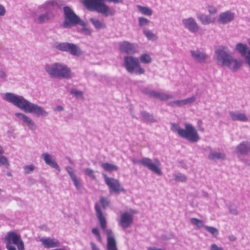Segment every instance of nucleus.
I'll list each match as a JSON object with an SVG mask.
<instances>
[{
  "mask_svg": "<svg viewBox=\"0 0 250 250\" xmlns=\"http://www.w3.org/2000/svg\"><path fill=\"white\" fill-rule=\"evenodd\" d=\"M2 99L26 113L42 117H47L49 114L43 107L29 102L22 96L6 92L3 94Z\"/></svg>",
  "mask_w": 250,
  "mask_h": 250,
  "instance_id": "nucleus-1",
  "label": "nucleus"
},
{
  "mask_svg": "<svg viewBox=\"0 0 250 250\" xmlns=\"http://www.w3.org/2000/svg\"><path fill=\"white\" fill-rule=\"evenodd\" d=\"M61 3L59 0H49L39 5L32 14L34 22L37 24H43L52 21L56 15L54 7H59Z\"/></svg>",
  "mask_w": 250,
  "mask_h": 250,
  "instance_id": "nucleus-2",
  "label": "nucleus"
},
{
  "mask_svg": "<svg viewBox=\"0 0 250 250\" xmlns=\"http://www.w3.org/2000/svg\"><path fill=\"white\" fill-rule=\"evenodd\" d=\"M123 0H83V3L90 11H95L105 17L113 16L114 12L104 2L107 1L114 3H121Z\"/></svg>",
  "mask_w": 250,
  "mask_h": 250,
  "instance_id": "nucleus-3",
  "label": "nucleus"
},
{
  "mask_svg": "<svg viewBox=\"0 0 250 250\" xmlns=\"http://www.w3.org/2000/svg\"><path fill=\"white\" fill-rule=\"evenodd\" d=\"M96 215L100 223L102 229L107 235V250H118L114 235L110 229H106L107 222L100 206L97 203L95 205Z\"/></svg>",
  "mask_w": 250,
  "mask_h": 250,
  "instance_id": "nucleus-4",
  "label": "nucleus"
},
{
  "mask_svg": "<svg viewBox=\"0 0 250 250\" xmlns=\"http://www.w3.org/2000/svg\"><path fill=\"white\" fill-rule=\"evenodd\" d=\"M170 125V129L173 132H177L180 137L189 142L196 143L200 140L197 130L191 124L185 123V129L181 128L178 124L172 123Z\"/></svg>",
  "mask_w": 250,
  "mask_h": 250,
  "instance_id": "nucleus-5",
  "label": "nucleus"
},
{
  "mask_svg": "<svg viewBox=\"0 0 250 250\" xmlns=\"http://www.w3.org/2000/svg\"><path fill=\"white\" fill-rule=\"evenodd\" d=\"M44 69L49 76L56 78L69 79L72 75L70 68L62 63L46 64Z\"/></svg>",
  "mask_w": 250,
  "mask_h": 250,
  "instance_id": "nucleus-6",
  "label": "nucleus"
},
{
  "mask_svg": "<svg viewBox=\"0 0 250 250\" xmlns=\"http://www.w3.org/2000/svg\"><path fill=\"white\" fill-rule=\"evenodd\" d=\"M63 13L64 20L62 23V26L64 28H70L77 24H80L82 26L86 25V23L81 21L80 18L69 6L63 7Z\"/></svg>",
  "mask_w": 250,
  "mask_h": 250,
  "instance_id": "nucleus-7",
  "label": "nucleus"
},
{
  "mask_svg": "<svg viewBox=\"0 0 250 250\" xmlns=\"http://www.w3.org/2000/svg\"><path fill=\"white\" fill-rule=\"evenodd\" d=\"M123 66L130 74L141 75L145 72V69L140 64L139 60L132 56L126 55L124 57Z\"/></svg>",
  "mask_w": 250,
  "mask_h": 250,
  "instance_id": "nucleus-8",
  "label": "nucleus"
},
{
  "mask_svg": "<svg viewBox=\"0 0 250 250\" xmlns=\"http://www.w3.org/2000/svg\"><path fill=\"white\" fill-rule=\"evenodd\" d=\"M131 161L134 164H140L157 174L159 175L162 174L161 169L160 168V162L158 159H155L154 163L150 158L147 157H143L140 160L133 158Z\"/></svg>",
  "mask_w": 250,
  "mask_h": 250,
  "instance_id": "nucleus-9",
  "label": "nucleus"
},
{
  "mask_svg": "<svg viewBox=\"0 0 250 250\" xmlns=\"http://www.w3.org/2000/svg\"><path fill=\"white\" fill-rule=\"evenodd\" d=\"M55 48L61 51L67 52L74 56H79L81 54L80 48L76 44L68 42H57Z\"/></svg>",
  "mask_w": 250,
  "mask_h": 250,
  "instance_id": "nucleus-10",
  "label": "nucleus"
},
{
  "mask_svg": "<svg viewBox=\"0 0 250 250\" xmlns=\"http://www.w3.org/2000/svg\"><path fill=\"white\" fill-rule=\"evenodd\" d=\"M102 176L110 192L118 194L121 192L125 191V189L120 185L118 180L113 178H109L105 173H102Z\"/></svg>",
  "mask_w": 250,
  "mask_h": 250,
  "instance_id": "nucleus-11",
  "label": "nucleus"
},
{
  "mask_svg": "<svg viewBox=\"0 0 250 250\" xmlns=\"http://www.w3.org/2000/svg\"><path fill=\"white\" fill-rule=\"evenodd\" d=\"M6 244H12L17 246L18 250H25L24 243L19 234L14 231H10L5 237Z\"/></svg>",
  "mask_w": 250,
  "mask_h": 250,
  "instance_id": "nucleus-12",
  "label": "nucleus"
},
{
  "mask_svg": "<svg viewBox=\"0 0 250 250\" xmlns=\"http://www.w3.org/2000/svg\"><path fill=\"white\" fill-rule=\"evenodd\" d=\"M216 60L218 64L225 66L232 57L227 47L221 46L215 51Z\"/></svg>",
  "mask_w": 250,
  "mask_h": 250,
  "instance_id": "nucleus-13",
  "label": "nucleus"
},
{
  "mask_svg": "<svg viewBox=\"0 0 250 250\" xmlns=\"http://www.w3.org/2000/svg\"><path fill=\"white\" fill-rule=\"evenodd\" d=\"M119 50L127 54H134L138 52V46L135 43L123 41L118 43Z\"/></svg>",
  "mask_w": 250,
  "mask_h": 250,
  "instance_id": "nucleus-14",
  "label": "nucleus"
},
{
  "mask_svg": "<svg viewBox=\"0 0 250 250\" xmlns=\"http://www.w3.org/2000/svg\"><path fill=\"white\" fill-rule=\"evenodd\" d=\"M235 50L245 58V62L250 69V49L247 44L238 43L235 46Z\"/></svg>",
  "mask_w": 250,
  "mask_h": 250,
  "instance_id": "nucleus-15",
  "label": "nucleus"
},
{
  "mask_svg": "<svg viewBox=\"0 0 250 250\" xmlns=\"http://www.w3.org/2000/svg\"><path fill=\"white\" fill-rule=\"evenodd\" d=\"M184 27L189 32L195 33L199 31L200 27L196 20L192 17L183 19L182 20Z\"/></svg>",
  "mask_w": 250,
  "mask_h": 250,
  "instance_id": "nucleus-16",
  "label": "nucleus"
},
{
  "mask_svg": "<svg viewBox=\"0 0 250 250\" xmlns=\"http://www.w3.org/2000/svg\"><path fill=\"white\" fill-rule=\"evenodd\" d=\"M118 222L123 229L127 228L133 223V215L127 212H124L121 215Z\"/></svg>",
  "mask_w": 250,
  "mask_h": 250,
  "instance_id": "nucleus-17",
  "label": "nucleus"
},
{
  "mask_svg": "<svg viewBox=\"0 0 250 250\" xmlns=\"http://www.w3.org/2000/svg\"><path fill=\"white\" fill-rule=\"evenodd\" d=\"M190 52L192 58L198 62H204L208 59V56L203 50L197 49L196 50H191Z\"/></svg>",
  "mask_w": 250,
  "mask_h": 250,
  "instance_id": "nucleus-18",
  "label": "nucleus"
},
{
  "mask_svg": "<svg viewBox=\"0 0 250 250\" xmlns=\"http://www.w3.org/2000/svg\"><path fill=\"white\" fill-rule=\"evenodd\" d=\"M235 17V14L230 11H226L221 13L218 18V21L222 24H228L232 21Z\"/></svg>",
  "mask_w": 250,
  "mask_h": 250,
  "instance_id": "nucleus-19",
  "label": "nucleus"
},
{
  "mask_svg": "<svg viewBox=\"0 0 250 250\" xmlns=\"http://www.w3.org/2000/svg\"><path fill=\"white\" fill-rule=\"evenodd\" d=\"M15 116L18 118L19 120L25 124L30 129L32 130L36 129V126L33 121L25 114L17 112L15 114Z\"/></svg>",
  "mask_w": 250,
  "mask_h": 250,
  "instance_id": "nucleus-20",
  "label": "nucleus"
},
{
  "mask_svg": "<svg viewBox=\"0 0 250 250\" xmlns=\"http://www.w3.org/2000/svg\"><path fill=\"white\" fill-rule=\"evenodd\" d=\"M40 241L46 249L58 248L61 246L60 242L55 238H42Z\"/></svg>",
  "mask_w": 250,
  "mask_h": 250,
  "instance_id": "nucleus-21",
  "label": "nucleus"
},
{
  "mask_svg": "<svg viewBox=\"0 0 250 250\" xmlns=\"http://www.w3.org/2000/svg\"><path fill=\"white\" fill-rule=\"evenodd\" d=\"M65 168L70 176L76 188L78 190H81L82 188V184L80 179L77 177L73 168L70 166H66Z\"/></svg>",
  "mask_w": 250,
  "mask_h": 250,
  "instance_id": "nucleus-22",
  "label": "nucleus"
},
{
  "mask_svg": "<svg viewBox=\"0 0 250 250\" xmlns=\"http://www.w3.org/2000/svg\"><path fill=\"white\" fill-rule=\"evenodd\" d=\"M41 157L43 159L47 165L57 169L59 171H61L58 164L49 153H43L42 154Z\"/></svg>",
  "mask_w": 250,
  "mask_h": 250,
  "instance_id": "nucleus-23",
  "label": "nucleus"
},
{
  "mask_svg": "<svg viewBox=\"0 0 250 250\" xmlns=\"http://www.w3.org/2000/svg\"><path fill=\"white\" fill-rule=\"evenodd\" d=\"M41 157L43 159L47 165L57 169L59 171H61L58 164L49 153H43L42 154Z\"/></svg>",
  "mask_w": 250,
  "mask_h": 250,
  "instance_id": "nucleus-24",
  "label": "nucleus"
},
{
  "mask_svg": "<svg viewBox=\"0 0 250 250\" xmlns=\"http://www.w3.org/2000/svg\"><path fill=\"white\" fill-rule=\"evenodd\" d=\"M237 153L242 155H247L250 152V143L243 142L236 148Z\"/></svg>",
  "mask_w": 250,
  "mask_h": 250,
  "instance_id": "nucleus-25",
  "label": "nucleus"
},
{
  "mask_svg": "<svg viewBox=\"0 0 250 250\" xmlns=\"http://www.w3.org/2000/svg\"><path fill=\"white\" fill-rule=\"evenodd\" d=\"M229 115L233 121H239L241 122H247L248 118L244 113H240L239 111H229Z\"/></svg>",
  "mask_w": 250,
  "mask_h": 250,
  "instance_id": "nucleus-26",
  "label": "nucleus"
},
{
  "mask_svg": "<svg viewBox=\"0 0 250 250\" xmlns=\"http://www.w3.org/2000/svg\"><path fill=\"white\" fill-rule=\"evenodd\" d=\"M241 64L240 61L234 59L232 56L225 66H227L231 71L235 72L239 68Z\"/></svg>",
  "mask_w": 250,
  "mask_h": 250,
  "instance_id": "nucleus-27",
  "label": "nucleus"
},
{
  "mask_svg": "<svg viewBox=\"0 0 250 250\" xmlns=\"http://www.w3.org/2000/svg\"><path fill=\"white\" fill-rule=\"evenodd\" d=\"M197 18L200 21L203 25H207L213 23L215 21V19L211 18L209 16L201 14L197 15Z\"/></svg>",
  "mask_w": 250,
  "mask_h": 250,
  "instance_id": "nucleus-28",
  "label": "nucleus"
},
{
  "mask_svg": "<svg viewBox=\"0 0 250 250\" xmlns=\"http://www.w3.org/2000/svg\"><path fill=\"white\" fill-rule=\"evenodd\" d=\"M208 158L210 160L216 161L217 160H225L226 156L224 153L221 152L211 151L208 156Z\"/></svg>",
  "mask_w": 250,
  "mask_h": 250,
  "instance_id": "nucleus-29",
  "label": "nucleus"
},
{
  "mask_svg": "<svg viewBox=\"0 0 250 250\" xmlns=\"http://www.w3.org/2000/svg\"><path fill=\"white\" fill-rule=\"evenodd\" d=\"M143 92L144 93L146 94L150 97L155 98L159 99H161L162 92L156 91L153 90H148L146 88L144 89L143 90Z\"/></svg>",
  "mask_w": 250,
  "mask_h": 250,
  "instance_id": "nucleus-30",
  "label": "nucleus"
},
{
  "mask_svg": "<svg viewBox=\"0 0 250 250\" xmlns=\"http://www.w3.org/2000/svg\"><path fill=\"white\" fill-rule=\"evenodd\" d=\"M90 21L97 29H101L105 27V24L98 19L92 18L90 19Z\"/></svg>",
  "mask_w": 250,
  "mask_h": 250,
  "instance_id": "nucleus-31",
  "label": "nucleus"
},
{
  "mask_svg": "<svg viewBox=\"0 0 250 250\" xmlns=\"http://www.w3.org/2000/svg\"><path fill=\"white\" fill-rule=\"evenodd\" d=\"M101 167L106 171L112 172L118 170V167L117 166L108 163H103Z\"/></svg>",
  "mask_w": 250,
  "mask_h": 250,
  "instance_id": "nucleus-32",
  "label": "nucleus"
},
{
  "mask_svg": "<svg viewBox=\"0 0 250 250\" xmlns=\"http://www.w3.org/2000/svg\"><path fill=\"white\" fill-rule=\"evenodd\" d=\"M143 33L148 40L155 41L158 39L157 36L154 34L151 31L148 29H144Z\"/></svg>",
  "mask_w": 250,
  "mask_h": 250,
  "instance_id": "nucleus-33",
  "label": "nucleus"
},
{
  "mask_svg": "<svg viewBox=\"0 0 250 250\" xmlns=\"http://www.w3.org/2000/svg\"><path fill=\"white\" fill-rule=\"evenodd\" d=\"M139 11L143 14L146 16H151L152 14V11L149 8L141 5H137Z\"/></svg>",
  "mask_w": 250,
  "mask_h": 250,
  "instance_id": "nucleus-34",
  "label": "nucleus"
},
{
  "mask_svg": "<svg viewBox=\"0 0 250 250\" xmlns=\"http://www.w3.org/2000/svg\"><path fill=\"white\" fill-rule=\"evenodd\" d=\"M141 115L143 118L147 122L150 123H155L156 122V120L153 118V116L147 112L142 111Z\"/></svg>",
  "mask_w": 250,
  "mask_h": 250,
  "instance_id": "nucleus-35",
  "label": "nucleus"
},
{
  "mask_svg": "<svg viewBox=\"0 0 250 250\" xmlns=\"http://www.w3.org/2000/svg\"><path fill=\"white\" fill-rule=\"evenodd\" d=\"M190 222L191 223L196 226L198 228H201L202 227H204V222L203 220L198 219L195 218H190Z\"/></svg>",
  "mask_w": 250,
  "mask_h": 250,
  "instance_id": "nucleus-36",
  "label": "nucleus"
},
{
  "mask_svg": "<svg viewBox=\"0 0 250 250\" xmlns=\"http://www.w3.org/2000/svg\"><path fill=\"white\" fill-rule=\"evenodd\" d=\"M139 59L141 62L145 64H148L152 62L151 57L147 54L142 55Z\"/></svg>",
  "mask_w": 250,
  "mask_h": 250,
  "instance_id": "nucleus-37",
  "label": "nucleus"
},
{
  "mask_svg": "<svg viewBox=\"0 0 250 250\" xmlns=\"http://www.w3.org/2000/svg\"><path fill=\"white\" fill-rule=\"evenodd\" d=\"M204 228L210 233L213 235L214 236H217L218 234V230L214 227H210L208 226H204Z\"/></svg>",
  "mask_w": 250,
  "mask_h": 250,
  "instance_id": "nucleus-38",
  "label": "nucleus"
},
{
  "mask_svg": "<svg viewBox=\"0 0 250 250\" xmlns=\"http://www.w3.org/2000/svg\"><path fill=\"white\" fill-rule=\"evenodd\" d=\"M174 180L177 182H186L187 178L186 176L181 173H178L174 175Z\"/></svg>",
  "mask_w": 250,
  "mask_h": 250,
  "instance_id": "nucleus-39",
  "label": "nucleus"
},
{
  "mask_svg": "<svg viewBox=\"0 0 250 250\" xmlns=\"http://www.w3.org/2000/svg\"><path fill=\"white\" fill-rule=\"evenodd\" d=\"M168 105L172 107H181L184 106L182 100H175L170 102L168 104Z\"/></svg>",
  "mask_w": 250,
  "mask_h": 250,
  "instance_id": "nucleus-40",
  "label": "nucleus"
},
{
  "mask_svg": "<svg viewBox=\"0 0 250 250\" xmlns=\"http://www.w3.org/2000/svg\"><path fill=\"white\" fill-rule=\"evenodd\" d=\"M138 21L139 26L141 27L147 26L150 23L148 20L143 17L139 18Z\"/></svg>",
  "mask_w": 250,
  "mask_h": 250,
  "instance_id": "nucleus-41",
  "label": "nucleus"
},
{
  "mask_svg": "<svg viewBox=\"0 0 250 250\" xmlns=\"http://www.w3.org/2000/svg\"><path fill=\"white\" fill-rule=\"evenodd\" d=\"M70 93L77 98H82L83 92L78 90L77 89L73 88L70 91Z\"/></svg>",
  "mask_w": 250,
  "mask_h": 250,
  "instance_id": "nucleus-42",
  "label": "nucleus"
},
{
  "mask_svg": "<svg viewBox=\"0 0 250 250\" xmlns=\"http://www.w3.org/2000/svg\"><path fill=\"white\" fill-rule=\"evenodd\" d=\"M84 173L92 179H96V176L93 169L90 168H86L84 170Z\"/></svg>",
  "mask_w": 250,
  "mask_h": 250,
  "instance_id": "nucleus-43",
  "label": "nucleus"
},
{
  "mask_svg": "<svg viewBox=\"0 0 250 250\" xmlns=\"http://www.w3.org/2000/svg\"><path fill=\"white\" fill-rule=\"evenodd\" d=\"M100 202L104 208H106L108 207L110 203L109 200L104 197H101L100 199Z\"/></svg>",
  "mask_w": 250,
  "mask_h": 250,
  "instance_id": "nucleus-44",
  "label": "nucleus"
},
{
  "mask_svg": "<svg viewBox=\"0 0 250 250\" xmlns=\"http://www.w3.org/2000/svg\"><path fill=\"white\" fill-rule=\"evenodd\" d=\"M5 166L7 167L9 166V164L7 158L2 155H0V166Z\"/></svg>",
  "mask_w": 250,
  "mask_h": 250,
  "instance_id": "nucleus-45",
  "label": "nucleus"
},
{
  "mask_svg": "<svg viewBox=\"0 0 250 250\" xmlns=\"http://www.w3.org/2000/svg\"><path fill=\"white\" fill-rule=\"evenodd\" d=\"M92 233L96 236L97 241L102 242V237L100 233L97 228H93L91 230Z\"/></svg>",
  "mask_w": 250,
  "mask_h": 250,
  "instance_id": "nucleus-46",
  "label": "nucleus"
},
{
  "mask_svg": "<svg viewBox=\"0 0 250 250\" xmlns=\"http://www.w3.org/2000/svg\"><path fill=\"white\" fill-rule=\"evenodd\" d=\"M182 100L184 105H185L187 104H192L193 102H194L196 100V98L194 96H192L186 99H183Z\"/></svg>",
  "mask_w": 250,
  "mask_h": 250,
  "instance_id": "nucleus-47",
  "label": "nucleus"
},
{
  "mask_svg": "<svg viewBox=\"0 0 250 250\" xmlns=\"http://www.w3.org/2000/svg\"><path fill=\"white\" fill-rule=\"evenodd\" d=\"M207 8L210 14L214 15L217 13V8L213 5H208Z\"/></svg>",
  "mask_w": 250,
  "mask_h": 250,
  "instance_id": "nucleus-48",
  "label": "nucleus"
},
{
  "mask_svg": "<svg viewBox=\"0 0 250 250\" xmlns=\"http://www.w3.org/2000/svg\"><path fill=\"white\" fill-rule=\"evenodd\" d=\"M35 167L33 165H27L24 167V172L25 174H29L33 171Z\"/></svg>",
  "mask_w": 250,
  "mask_h": 250,
  "instance_id": "nucleus-49",
  "label": "nucleus"
},
{
  "mask_svg": "<svg viewBox=\"0 0 250 250\" xmlns=\"http://www.w3.org/2000/svg\"><path fill=\"white\" fill-rule=\"evenodd\" d=\"M172 98H173V96L172 95L167 93L162 92L160 100H163V101H165L167 99H172Z\"/></svg>",
  "mask_w": 250,
  "mask_h": 250,
  "instance_id": "nucleus-50",
  "label": "nucleus"
},
{
  "mask_svg": "<svg viewBox=\"0 0 250 250\" xmlns=\"http://www.w3.org/2000/svg\"><path fill=\"white\" fill-rule=\"evenodd\" d=\"M210 250H224L222 247H218L215 244H212L210 245Z\"/></svg>",
  "mask_w": 250,
  "mask_h": 250,
  "instance_id": "nucleus-51",
  "label": "nucleus"
},
{
  "mask_svg": "<svg viewBox=\"0 0 250 250\" xmlns=\"http://www.w3.org/2000/svg\"><path fill=\"white\" fill-rule=\"evenodd\" d=\"M6 13V9L4 6L0 4V16L2 17L5 15Z\"/></svg>",
  "mask_w": 250,
  "mask_h": 250,
  "instance_id": "nucleus-52",
  "label": "nucleus"
},
{
  "mask_svg": "<svg viewBox=\"0 0 250 250\" xmlns=\"http://www.w3.org/2000/svg\"><path fill=\"white\" fill-rule=\"evenodd\" d=\"M229 212L234 215L238 214V211L237 209L232 206L229 207Z\"/></svg>",
  "mask_w": 250,
  "mask_h": 250,
  "instance_id": "nucleus-53",
  "label": "nucleus"
},
{
  "mask_svg": "<svg viewBox=\"0 0 250 250\" xmlns=\"http://www.w3.org/2000/svg\"><path fill=\"white\" fill-rule=\"evenodd\" d=\"M6 77V73L3 70H0V78L4 80H5Z\"/></svg>",
  "mask_w": 250,
  "mask_h": 250,
  "instance_id": "nucleus-54",
  "label": "nucleus"
},
{
  "mask_svg": "<svg viewBox=\"0 0 250 250\" xmlns=\"http://www.w3.org/2000/svg\"><path fill=\"white\" fill-rule=\"evenodd\" d=\"M86 26V25L85 26H83V28L82 29V31L85 34V35H90L91 34V31L90 30L88 29V28H85V27Z\"/></svg>",
  "mask_w": 250,
  "mask_h": 250,
  "instance_id": "nucleus-55",
  "label": "nucleus"
},
{
  "mask_svg": "<svg viewBox=\"0 0 250 250\" xmlns=\"http://www.w3.org/2000/svg\"><path fill=\"white\" fill-rule=\"evenodd\" d=\"M64 110V107L61 105H57L54 108V111H62Z\"/></svg>",
  "mask_w": 250,
  "mask_h": 250,
  "instance_id": "nucleus-56",
  "label": "nucleus"
},
{
  "mask_svg": "<svg viewBox=\"0 0 250 250\" xmlns=\"http://www.w3.org/2000/svg\"><path fill=\"white\" fill-rule=\"evenodd\" d=\"M92 250H100L97 246L93 242H91L90 243Z\"/></svg>",
  "mask_w": 250,
  "mask_h": 250,
  "instance_id": "nucleus-57",
  "label": "nucleus"
},
{
  "mask_svg": "<svg viewBox=\"0 0 250 250\" xmlns=\"http://www.w3.org/2000/svg\"><path fill=\"white\" fill-rule=\"evenodd\" d=\"M6 248L7 250H16V248L12 245L6 244Z\"/></svg>",
  "mask_w": 250,
  "mask_h": 250,
  "instance_id": "nucleus-58",
  "label": "nucleus"
},
{
  "mask_svg": "<svg viewBox=\"0 0 250 250\" xmlns=\"http://www.w3.org/2000/svg\"><path fill=\"white\" fill-rule=\"evenodd\" d=\"M229 239L231 241H234L236 240V238L235 236L231 235L229 236Z\"/></svg>",
  "mask_w": 250,
  "mask_h": 250,
  "instance_id": "nucleus-59",
  "label": "nucleus"
},
{
  "mask_svg": "<svg viewBox=\"0 0 250 250\" xmlns=\"http://www.w3.org/2000/svg\"><path fill=\"white\" fill-rule=\"evenodd\" d=\"M147 250H165L162 249L157 248L156 247H153L148 248Z\"/></svg>",
  "mask_w": 250,
  "mask_h": 250,
  "instance_id": "nucleus-60",
  "label": "nucleus"
},
{
  "mask_svg": "<svg viewBox=\"0 0 250 250\" xmlns=\"http://www.w3.org/2000/svg\"><path fill=\"white\" fill-rule=\"evenodd\" d=\"M4 152L3 147L0 145V154H2Z\"/></svg>",
  "mask_w": 250,
  "mask_h": 250,
  "instance_id": "nucleus-61",
  "label": "nucleus"
},
{
  "mask_svg": "<svg viewBox=\"0 0 250 250\" xmlns=\"http://www.w3.org/2000/svg\"><path fill=\"white\" fill-rule=\"evenodd\" d=\"M248 42L249 45L250 46V39L248 40Z\"/></svg>",
  "mask_w": 250,
  "mask_h": 250,
  "instance_id": "nucleus-62",
  "label": "nucleus"
},
{
  "mask_svg": "<svg viewBox=\"0 0 250 250\" xmlns=\"http://www.w3.org/2000/svg\"><path fill=\"white\" fill-rule=\"evenodd\" d=\"M200 130L203 131L204 130V128H200Z\"/></svg>",
  "mask_w": 250,
  "mask_h": 250,
  "instance_id": "nucleus-63",
  "label": "nucleus"
}]
</instances>
